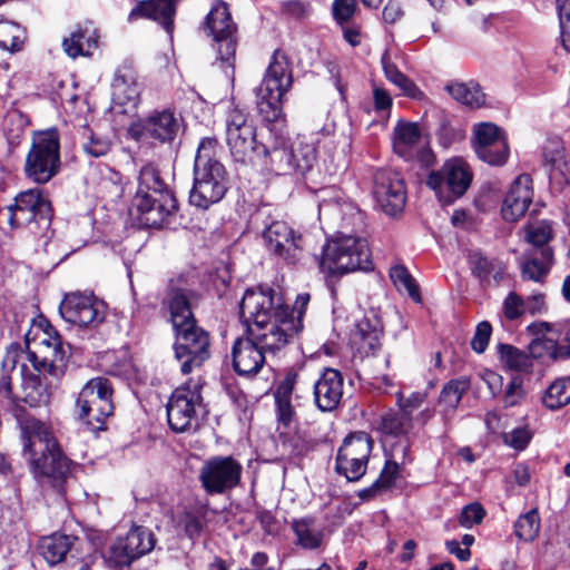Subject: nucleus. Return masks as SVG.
Wrapping results in <instances>:
<instances>
[{"mask_svg":"<svg viewBox=\"0 0 570 570\" xmlns=\"http://www.w3.org/2000/svg\"><path fill=\"white\" fill-rule=\"evenodd\" d=\"M554 264L552 247L528 249L520 259V271L523 279L541 283L546 279Z\"/></svg>","mask_w":570,"mask_h":570,"instance_id":"obj_27","label":"nucleus"},{"mask_svg":"<svg viewBox=\"0 0 570 570\" xmlns=\"http://www.w3.org/2000/svg\"><path fill=\"white\" fill-rule=\"evenodd\" d=\"M226 144L233 160L242 166L257 164L262 144L256 140V128L248 121L247 115L238 109L228 110L225 120Z\"/></svg>","mask_w":570,"mask_h":570,"instance_id":"obj_9","label":"nucleus"},{"mask_svg":"<svg viewBox=\"0 0 570 570\" xmlns=\"http://www.w3.org/2000/svg\"><path fill=\"white\" fill-rule=\"evenodd\" d=\"M14 415L21 430L23 454L35 476L48 481L62 492L65 482L71 475L73 462L62 452L51 424L24 414L19 406Z\"/></svg>","mask_w":570,"mask_h":570,"instance_id":"obj_2","label":"nucleus"},{"mask_svg":"<svg viewBox=\"0 0 570 570\" xmlns=\"http://www.w3.org/2000/svg\"><path fill=\"white\" fill-rule=\"evenodd\" d=\"M8 210L11 227H26L37 237H50L52 208L38 188L21 191Z\"/></svg>","mask_w":570,"mask_h":570,"instance_id":"obj_7","label":"nucleus"},{"mask_svg":"<svg viewBox=\"0 0 570 570\" xmlns=\"http://www.w3.org/2000/svg\"><path fill=\"white\" fill-rule=\"evenodd\" d=\"M88 136L81 147L86 155L99 158L106 156L111 149V141L108 137L86 129Z\"/></svg>","mask_w":570,"mask_h":570,"instance_id":"obj_50","label":"nucleus"},{"mask_svg":"<svg viewBox=\"0 0 570 570\" xmlns=\"http://www.w3.org/2000/svg\"><path fill=\"white\" fill-rule=\"evenodd\" d=\"M24 32L19 24L0 20V49L7 52H16L21 49Z\"/></svg>","mask_w":570,"mask_h":570,"instance_id":"obj_46","label":"nucleus"},{"mask_svg":"<svg viewBox=\"0 0 570 570\" xmlns=\"http://www.w3.org/2000/svg\"><path fill=\"white\" fill-rule=\"evenodd\" d=\"M216 138L206 137L199 142L194 163V185L189 193L190 205L207 209L220 202L227 191V174L216 159Z\"/></svg>","mask_w":570,"mask_h":570,"instance_id":"obj_3","label":"nucleus"},{"mask_svg":"<svg viewBox=\"0 0 570 570\" xmlns=\"http://www.w3.org/2000/svg\"><path fill=\"white\" fill-rule=\"evenodd\" d=\"M277 405L278 420L284 425L288 426L295 416L294 407L291 404V399L275 400Z\"/></svg>","mask_w":570,"mask_h":570,"instance_id":"obj_62","label":"nucleus"},{"mask_svg":"<svg viewBox=\"0 0 570 570\" xmlns=\"http://www.w3.org/2000/svg\"><path fill=\"white\" fill-rule=\"evenodd\" d=\"M389 81L395 85L404 96L413 99L423 97V92L406 73H386Z\"/></svg>","mask_w":570,"mask_h":570,"instance_id":"obj_54","label":"nucleus"},{"mask_svg":"<svg viewBox=\"0 0 570 570\" xmlns=\"http://www.w3.org/2000/svg\"><path fill=\"white\" fill-rule=\"evenodd\" d=\"M205 23L214 40L219 43L217 68L235 69L237 26L232 19L228 4L217 1L207 14Z\"/></svg>","mask_w":570,"mask_h":570,"instance_id":"obj_14","label":"nucleus"},{"mask_svg":"<svg viewBox=\"0 0 570 570\" xmlns=\"http://www.w3.org/2000/svg\"><path fill=\"white\" fill-rule=\"evenodd\" d=\"M381 334L382 331L377 324H372L368 318H363L356 324L352 341L361 353L368 355L380 347Z\"/></svg>","mask_w":570,"mask_h":570,"instance_id":"obj_39","label":"nucleus"},{"mask_svg":"<svg viewBox=\"0 0 570 570\" xmlns=\"http://www.w3.org/2000/svg\"><path fill=\"white\" fill-rule=\"evenodd\" d=\"M469 387L470 382L466 379H458L448 382L441 390L439 402L443 406L441 413L445 423L454 415L463 394Z\"/></svg>","mask_w":570,"mask_h":570,"instance_id":"obj_38","label":"nucleus"},{"mask_svg":"<svg viewBox=\"0 0 570 570\" xmlns=\"http://www.w3.org/2000/svg\"><path fill=\"white\" fill-rule=\"evenodd\" d=\"M291 153L293 154L294 173L301 175L309 171L317 160L316 142L306 136H297L291 142Z\"/></svg>","mask_w":570,"mask_h":570,"instance_id":"obj_35","label":"nucleus"},{"mask_svg":"<svg viewBox=\"0 0 570 570\" xmlns=\"http://www.w3.org/2000/svg\"><path fill=\"white\" fill-rule=\"evenodd\" d=\"M472 174L465 161L450 159L439 170H432L426 185L434 190L440 202L451 204L461 197L470 187Z\"/></svg>","mask_w":570,"mask_h":570,"instance_id":"obj_13","label":"nucleus"},{"mask_svg":"<svg viewBox=\"0 0 570 570\" xmlns=\"http://www.w3.org/2000/svg\"><path fill=\"white\" fill-rule=\"evenodd\" d=\"M292 69L293 65L286 53L281 50H275L267 71H291Z\"/></svg>","mask_w":570,"mask_h":570,"instance_id":"obj_64","label":"nucleus"},{"mask_svg":"<svg viewBox=\"0 0 570 570\" xmlns=\"http://www.w3.org/2000/svg\"><path fill=\"white\" fill-rule=\"evenodd\" d=\"M445 90L458 101L466 106H481L484 102V95L478 85L463 82L449 83Z\"/></svg>","mask_w":570,"mask_h":570,"instance_id":"obj_45","label":"nucleus"},{"mask_svg":"<svg viewBox=\"0 0 570 570\" xmlns=\"http://www.w3.org/2000/svg\"><path fill=\"white\" fill-rule=\"evenodd\" d=\"M540 530V517L537 509H532L524 514H521L514 522L515 535L525 542L533 541Z\"/></svg>","mask_w":570,"mask_h":570,"instance_id":"obj_48","label":"nucleus"},{"mask_svg":"<svg viewBox=\"0 0 570 570\" xmlns=\"http://www.w3.org/2000/svg\"><path fill=\"white\" fill-rule=\"evenodd\" d=\"M112 387L105 377L88 381L78 394L75 413L90 431L105 430V421L114 413Z\"/></svg>","mask_w":570,"mask_h":570,"instance_id":"obj_8","label":"nucleus"},{"mask_svg":"<svg viewBox=\"0 0 570 570\" xmlns=\"http://www.w3.org/2000/svg\"><path fill=\"white\" fill-rule=\"evenodd\" d=\"M26 346L29 360L39 373L49 374L56 380L65 375L69 346L65 345L50 324L36 330L32 336L31 333L27 334Z\"/></svg>","mask_w":570,"mask_h":570,"instance_id":"obj_5","label":"nucleus"},{"mask_svg":"<svg viewBox=\"0 0 570 570\" xmlns=\"http://www.w3.org/2000/svg\"><path fill=\"white\" fill-rule=\"evenodd\" d=\"M266 249L286 264H296L303 256L302 236L282 220L271 223L262 233Z\"/></svg>","mask_w":570,"mask_h":570,"instance_id":"obj_21","label":"nucleus"},{"mask_svg":"<svg viewBox=\"0 0 570 570\" xmlns=\"http://www.w3.org/2000/svg\"><path fill=\"white\" fill-rule=\"evenodd\" d=\"M421 131L416 124L400 122L394 129L393 148L394 151L411 160L419 150Z\"/></svg>","mask_w":570,"mask_h":570,"instance_id":"obj_32","label":"nucleus"},{"mask_svg":"<svg viewBox=\"0 0 570 570\" xmlns=\"http://www.w3.org/2000/svg\"><path fill=\"white\" fill-rule=\"evenodd\" d=\"M98 38L97 30L91 28V23H87L83 28L72 32L69 38H66L62 47L65 52L73 59L79 56L89 57L91 50L98 48Z\"/></svg>","mask_w":570,"mask_h":570,"instance_id":"obj_31","label":"nucleus"},{"mask_svg":"<svg viewBox=\"0 0 570 570\" xmlns=\"http://www.w3.org/2000/svg\"><path fill=\"white\" fill-rule=\"evenodd\" d=\"M559 22L561 31L562 46L567 51H570V10H559Z\"/></svg>","mask_w":570,"mask_h":570,"instance_id":"obj_63","label":"nucleus"},{"mask_svg":"<svg viewBox=\"0 0 570 570\" xmlns=\"http://www.w3.org/2000/svg\"><path fill=\"white\" fill-rule=\"evenodd\" d=\"M469 263L472 273L483 285H499L505 274L504 264L495 258H488L481 252H471Z\"/></svg>","mask_w":570,"mask_h":570,"instance_id":"obj_29","label":"nucleus"},{"mask_svg":"<svg viewBox=\"0 0 570 570\" xmlns=\"http://www.w3.org/2000/svg\"><path fill=\"white\" fill-rule=\"evenodd\" d=\"M62 318L80 327H97L106 318V304L94 295L72 293L59 306Z\"/></svg>","mask_w":570,"mask_h":570,"instance_id":"obj_19","label":"nucleus"},{"mask_svg":"<svg viewBox=\"0 0 570 570\" xmlns=\"http://www.w3.org/2000/svg\"><path fill=\"white\" fill-rule=\"evenodd\" d=\"M291 528L295 533V543L305 550L318 549L323 543V529L314 518L294 519Z\"/></svg>","mask_w":570,"mask_h":570,"instance_id":"obj_33","label":"nucleus"},{"mask_svg":"<svg viewBox=\"0 0 570 570\" xmlns=\"http://www.w3.org/2000/svg\"><path fill=\"white\" fill-rule=\"evenodd\" d=\"M239 308L246 336L234 342L233 366L238 375L250 376L261 371L266 354L275 355L287 345L295 327L285 312L274 311L268 291H246Z\"/></svg>","mask_w":570,"mask_h":570,"instance_id":"obj_1","label":"nucleus"},{"mask_svg":"<svg viewBox=\"0 0 570 570\" xmlns=\"http://www.w3.org/2000/svg\"><path fill=\"white\" fill-rule=\"evenodd\" d=\"M428 394L426 392H413L407 397H404L401 392L396 394V402L399 409L407 414V416H413V412L420 409L423 403L426 401Z\"/></svg>","mask_w":570,"mask_h":570,"instance_id":"obj_56","label":"nucleus"},{"mask_svg":"<svg viewBox=\"0 0 570 570\" xmlns=\"http://www.w3.org/2000/svg\"><path fill=\"white\" fill-rule=\"evenodd\" d=\"M373 179V195L382 210L391 216L401 213L406 203V190L401 174L392 169H379Z\"/></svg>","mask_w":570,"mask_h":570,"instance_id":"obj_23","label":"nucleus"},{"mask_svg":"<svg viewBox=\"0 0 570 570\" xmlns=\"http://www.w3.org/2000/svg\"><path fill=\"white\" fill-rule=\"evenodd\" d=\"M249 291H268L269 295L273 298L275 312L283 311L286 313V320L293 322L295 331L292 332L291 338L298 334L303 330V316L305 314L306 306L311 301V295L308 293H301L297 295L296 301L294 303L293 309L289 311L287 306L282 303L281 297L275 295V292L271 287L258 286L257 288H250Z\"/></svg>","mask_w":570,"mask_h":570,"instance_id":"obj_37","label":"nucleus"},{"mask_svg":"<svg viewBox=\"0 0 570 570\" xmlns=\"http://www.w3.org/2000/svg\"><path fill=\"white\" fill-rule=\"evenodd\" d=\"M60 168V135L57 128L36 131L24 161L26 176L46 184Z\"/></svg>","mask_w":570,"mask_h":570,"instance_id":"obj_6","label":"nucleus"},{"mask_svg":"<svg viewBox=\"0 0 570 570\" xmlns=\"http://www.w3.org/2000/svg\"><path fill=\"white\" fill-rule=\"evenodd\" d=\"M73 537L53 533L43 537L39 542L38 549L48 564L56 566L66 559V556L73 546Z\"/></svg>","mask_w":570,"mask_h":570,"instance_id":"obj_34","label":"nucleus"},{"mask_svg":"<svg viewBox=\"0 0 570 570\" xmlns=\"http://www.w3.org/2000/svg\"><path fill=\"white\" fill-rule=\"evenodd\" d=\"M297 377L296 372L288 371L276 389L275 400L291 399Z\"/></svg>","mask_w":570,"mask_h":570,"instance_id":"obj_60","label":"nucleus"},{"mask_svg":"<svg viewBox=\"0 0 570 570\" xmlns=\"http://www.w3.org/2000/svg\"><path fill=\"white\" fill-rule=\"evenodd\" d=\"M344 379L338 370L327 367L314 383V400L323 412H330L341 403L343 397Z\"/></svg>","mask_w":570,"mask_h":570,"instance_id":"obj_25","label":"nucleus"},{"mask_svg":"<svg viewBox=\"0 0 570 570\" xmlns=\"http://www.w3.org/2000/svg\"><path fill=\"white\" fill-rule=\"evenodd\" d=\"M156 543L154 533L145 527H132L111 546L108 562L111 567H129L135 560L149 553Z\"/></svg>","mask_w":570,"mask_h":570,"instance_id":"obj_20","label":"nucleus"},{"mask_svg":"<svg viewBox=\"0 0 570 570\" xmlns=\"http://www.w3.org/2000/svg\"><path fill=\"white\" fill-rule=\"evenodd\" d=\"M542 404L551 411H557L570 403V376L556 379L544 391Z\"/></svg>","mask_w":570,"mask_h":570,"instance_id":"obj_41","label":"nucleus"},{"mask_svg":"<svg viewBox=\"0 0 570 570\" xmlns=\"http://www.w3.org/2000/svg\"><path fill=\"white\" fill-rule=\"evenodd\" d=\"M318 268L327 277H340L356 271H372L373 262L367 240L340 232L323 246Z\"/></svg>","mask_w":570,"mask_h":570,"instance_id":"obj_4","label":"nucleus"},{"mask_svg":"<svg viewBox=\"0 0 570 570\" xmlns=\"http://www.w3.org/2000/svg\"><path fill=\"white\" fill-rule=\"evenodd\" d=\"M390 277L397 291H405L415 303L421 302L419 285L414 277L403 265H396L392 267L390 269Z\"/></svg>","mask_w":570,"mask_h":570,"instance_id":"obj_47","label":"nucleus"},{"mask_svg":"<svg viewBox=\"0 0 570 570\" xmlns=\"http://www.w3.org/2000/svg\"><path fill=\"white\" fill-rule=\"evenodd\" d=\"M111 88L112 99L117 105L137 106L140 96V85L134 73H116Z\"/></svg>","mask_w":570,"mask_h":570,"instance_id":"obj_36","label":"nucleus"},{"mask_svg":"<svg viewBox=\"0 0 570 570\" xmlns=\"http://www.w3.org/2000/svg\"><path fill=\"white\" fill-rule=\"evenodd\" d=\"M320 215H332V214H350L354 219L362 223V213L354 206L341 203L338 199H326L322 198L318 203Z\"/></svg>","mask_w":570,"mask_h":570,"instance_id":"obj_51","label":"nucleus"},{"mask_svg":"<svg viewBox=\"0 0 570 570\" xmlns=\"http://www.w3.org/2000/svg\"><path fill=\"white\" fill-rule=\"evenodd\" d=\"M373 440L365 432L347 435L337 450L335 472L350 482H357L366 473Z\"/></svg>","mask_w":570,"mask_h":570,"instance_id":"obj_12","label":"nucleus"},{"mask_svg":"<svg viewBox=\"0 0 570 570\" xmlns=\"http://www.w3.org/2000/svg\"><path fill=\"white\" fill-rule=\"evenodd\" d=\"M356 9V0H334L332 4L334 20L341 26L347 23L353 18Z\"/></svg>","mask_w":570,"mask_h":570,"instance_id":"obj_55","label":"nucleus"},{"mask_svg":"<svg viewBox=\"0 0 570 570\" xmlns=\"http://www.w3.org/2000/svg\"><path fill=\"white\" fill-rule=\"evenodd\" d=\"M132 207L141 225L157 228L161 227L177 212L178 203L174 191H165L159 195L136 194Z\"/></svg>","mask_w":570,"mask_h":570,"instance_id":"obj_22","label":"nucleus"},{"mask_svg":"<svg viewBox=\"0 0 570 570\" xmlns=\"http://www.w3.org/2000/svg\"><path fill=\"white\" fill-rule=\"evenodd\" d=\"M176 0H145L140 1L129 13L130 21L145 17L159 22L167 32L173 30Z\"/></svg>","mask_w":570,"mask_h":570,"instance_id":"obj_28","label":"nucleus"},{"mask_svg":"<svg viewBox=\"0 0 570 570\" xmlns=\"http://www.w3.org/2000/svg\"><path fill=\"white\" fill-rule=\"evenodd\" d=\"M532 438L527 426H520L509 433H504L503 441L507 445L515 450H524Z\"/></svg>","mask_w":570,"mask_h":570,"instance_id":"obj_59","label":"nucleus"},{"mask_svg":"<svg viewBox=\"0 0 570 570\" xmlns=\"http://www.w3.org/2000/svg\"><path fill=\"white\" fill-rule=\"evenodd\" d=\"M524 240L532 249L551 247L549 244L554 238L553 223L550 220H538L523 226Z\"/></svg>","mask_w":570,"mask_h":570,"instance_id":"obj_42","label":"nucleus"},{"mask_svg":"<svg viewBox=\"0 0 570 570\" xmlns=\"http://www.w3.org/2000/svg\"><path fill=\"white\" fill-rule=\"evenodd\" d=\"M190 295V291L183 288L171 287L168 289L166 302L174 330L189 323H197L191 311Z\"/></svg>","mask_w":570,"mask_h":570,"instance_id":"obj_30","label":"nucleus"},{"mask_svg":"<svg viewBox=\"0 0 570 570\" xmlns=\"http://www.w3.org/2000/svg\"><path fill=\"white\" fill-rule=\"evenodd\" d=\"M180 129V119L170 109L154 110L148 116L134 121L129 136L137 140L153 139L160 144H170Z\"/></svg>","mask_w":570,"mask_h":570,"instance_id":"obj_16","label":"nucleus"},{"mask_svg":"<svg viewBox=\"0 0 570 570\" xmlns=\"http://www.w3.org/2000/svg\"><path fill=\"white\" fill-rule=\"evenodd\" d=\"M175 357L180 363L183 374L200 367L210 357V338L207 331L197 323L175 328Z\"/></svg>","mask_w":570,"mask_h":570,"instance_id":"obj_11","label":"nucleus"},{"mask_svg":"<svg viewBox=\"0 0 570 570\" xmlns=\"http://www.w3.org/2000/svg\"><path fill=\"white\" fill-rule=\"evenodd\" d=\"M525 313L530 315L543 314L548 307L543 294H534L524 299Z\"/></svg>","mask_w":570,"mask_h":570,"instance_id":"obj_61","label":"nucleus"},{"mask_svg":"<svg viewBox=\"0 0 570 570\" xmlns=\"http://www.w3.org/2000/svg\"><path fill=\"white\" fill-rule=\"evenodd\" d=\"M413 416H407L400 409L390 411L382 416V431L391 435H404L412 429Z\"/></svg>","mask_w":570,"mask_h":570,"instance_id":"obj_49","label":"nucleus"},{"mask_svg":"<svg viewBox=\"0 0 570 570\" xmlns=\"http://www.w3.org/2000/svg\"><path fill=\"white\" fill-rule=\"evenodd\" d=\"M500 362L511 371L527 372L533 366L532 357L522 350L510 344H498L497 346Z\"/></svg>","mask_w":570,"mask_h":570,"instance_id":"obj_44","label":"nucleus"},{"mask_svg":"<svg viewBox=\"0 0 570 570\" xmlns=\"http://www.w3.org/2000/svg\"><path fill=\"white\" fill-rule=\"evenodd\" d=\"M502 313L508 321H515L525 313L524 298L515 292H510L502 303Z\"/></svg>","mask_w":570,"mask_h":570,"instance_id":"obj_53","label":"nucleus"},{"mask_svg":"<svg viewBox=\"0 0 570 570\" xmlns=\"http://www.w3.org/2000/svg\"><path fill=\"white\" fill-rule=\"evenodd\" d=\"M165 191H173L163 179L159 169L154 164H146L141 167L138 176V188L136 194L159 195Z\"/></svg>","mask_w":570,"mask_h":570,"instance_id":"obj_43","label":"nucleus"},{"mask_svg":"<svg viewBox=\"0 0 570 570\" xmlns=\"http://www.w3.org/2000/svg\"><path fill=\"white\" fill-rule=\"evenodd\" d=\"M22 401L31 407L49 403L50 392L48 384L39 374H29L22 380Z\"/></svg>","mask_w":570,"mask_h":570,"instance_id":"obj_40","label":"nucleus"},{"mask_svg":"<svg viewBox=\"0 0 570 570\" xmlns=\"http://www.w3.org/2000/svg\"><path fill=\"white\" fill-rule=\"evenodd\" d=\"M293 83L292 73H265L257 88V109L266 122L278 124L283 116V98Z\"/></svg>","mask_w":570,"mask_h":570,"instance_id":"obj_18","label":"nucleus"},{"mask_svg":"<svg viewBox=\"0 0 570 570\" xmlns=\"http://www.w3.org/2000/svg\"><path fill=\"white\" fill-rule=\"evenodd\" d=\"M243 466L233 456L217 455L206 460L198 474L204 491L209 495L224 494L236 488Z\"/></svg>","mask_w":570,"mask_h":570,"instance_id":"obj_15","label":"nucleus"},{"mask_svg":"<svg viewBox=\"0 0 570 570\" xmlns=\"http://www.w3.org/2000/svg\"><path fill=\"white\" fill-rule=\"evenodd\" d=\"M524 381L520 375H513L509 381L504 393L503 404L505 407H513L524 400L525 397Z\"/></svg>","mask_w":570,"mask_h":570,"instance_id":"obj_52","label":"nucleus"},{"mask_svg":"<svg viewBox=\"0 0 570 570\" xmlns=\"http://www.w3.org/2000/svg\"><path fill=\"white\" fill-rule=\"evenodd\" d=\"M485 515V511L480 503H470L463 508L459 523L464 528H471L473 524H480Z\"/></svg>","mask_w":570,"mask_h":570,"instance_id":"obj_58","label":"nucleus"},{"mask_svg":"<svg viewBox=\"0 0 570 570\" xmlns=\"http://www.w3.org/2000/svg\"><path fill=\"white\" fill-rule=\"evenodd\" d=\"M206 413L202 396V384L188 382L177 387L167 403V421L175 432L196 429L199 419Z\"/></svg>","mask_w":570,"mask_h":570,"instance_id":"obj_10","label":"nucleus"},{"mask_svg":"<svg viewBox=\"0 0 570 570\" xmlns=\"http://www.w3.org/2000/svg\"><path fill=\"white\" fill-rule=\"evenodd\" d=\"M491 334L492 325L488 321L480 322L471 341L472 350L478 354L483 353L488 347Z\"/></svg>","mask_w":570,"mask_h":570,"instance_id":"obj_57","label":"nucleus"},{"mask_svg":"<svg viewBox=\"0 0 570 570\" xmlns=\"http://www.w3.org/2000/svg\"><path fill=\"white\" fill-rule=\"evenodd\" d=\"M472 134V146L480 160L490 166L507 163L510 148L502 128L493 122H479L473 126Z\"/></svg>","mask_w":570,"mask_h":570,"instance_id":"obj_17","label":"nucleus"},{"mask_svg":"<svg viewBox=\"0 0 570 570\" xmlns=\"http://www.w3.org/2000/svg\"><path fill=\"white\" fill-rule=\"evenodd\" d=\"M532 178L528 174L519 175L512 183L502 205V217L508 222L521 218L532 203Z\"/></svg>","mask_w":570,"mask_h":570,"instance_id":"obj_26","label":"nucleus"},{"mask_svg":"<svg viewBox=\"0 0 570 570\" xmlns=\"http://www.w3.org/2000/svg\"><path fill=\"white\" fill-rule=\"evenodd\" d=\"M261 154L263 157H258L255 167H261L276 175L294 173L291 142L283 132H276L271 128L267 141L262 142Z\"/></svg>","mask_w":570,"mask_h":570,"instance_id":"obj_24","label":"nucleus"}]
</instances>
